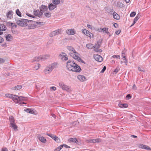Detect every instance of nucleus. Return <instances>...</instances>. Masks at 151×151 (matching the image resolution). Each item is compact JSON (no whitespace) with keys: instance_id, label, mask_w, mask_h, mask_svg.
Wrapping results in <instances>:
<instances>
[{"instance_id":"obj_1","label":"nucleus","mask_w":151,"mask_h":151,"mask_svg":"<svg viewBox=\"0 0 151 151\" xmlns=\"http://www.w3.org/2000/svg\"><path fill=\"white\" fill-rule=\"evenodd\" d=\"M67 49L70 51L69 55L75 60H77L80 62L85 63V62L80 58V55L76 51L74 48L72 46H67Z\"/></svg>"},{"instance_id":"obj_2","label":"nucleus","mask_w":151,"mask_h":151,"mask_svg":"<svg viewBox=\"0 0 151 151\" xmlns=\"http://www.w3.org/2000/svg\"><path fill=\"white\" fill-rule=\"evenodd\" d=\"M44 24L43 22L34 21L29 20V22L27 23V26H28L29 29H34L40 27Z\"/></svg>"},{"instance_id":"obj_3","label":"nucleus","mask_w":151,"mask_h":151,"mask_svg":"<svg viewBox=\"0 0 151 151\" xmlns=\"http://www.w3.org/2000/svg\"><path fill=\"white\" fill-rule=\"evenodd\" d=\"M58 65L57 63H54L49 65L44 69V72L46 74H49L53 69L56 68Z\"/></svg>"},{"instance_id":"obj_4","label":"nucleus","mask_w":151,"mask_h":151,"mask_svg":"<svg viewBox=\"0 0 151 151\" xmlns=\"http://www.w3.org/2000/svg\"><path fill=\"white\" fill-rule=\"evenodd\" d=\"M50 56L49 55H42L40 56H37L35 57L33 59V62L39 61L40 60H44L49 58Z\"/></svg>"},{"instance_id":"obj_5","label":"nucleus","mask_w":151,"mask_h":151,"mask_svg":"<svg viewBox=\"0 0 151 151\" xmlns=\"http://www.w3.org/2000/svg\"><path fill=\"white\" fill-rule=\"evenodd\" d=\"M59 85L60 87L64 91H65L67 92H70L71 91V88L65 85L63 82H60L59 83Z\"/></svg>"},{"instance_id":"obj_6","label":"nucleus","mask_w":151,"mask_h":151,"mask_svg":"<svg viewBox=\"0 0 151 151\" xmlns=\"http://www.w3.org/2000/svg\"><path fill=\"white\" fill-rule=\"evenodd\" d=\"M28 22L29 20L25 19H19L16 22L17 25L21 27L27 26V23Z\"/></svg>"},{"instance_id":"obj_7","label":"nucleus","mask_w":151,"mask_h":151,"mask_svg":"<svg viewBox=\"0 0 151 151\" xmlns=\"http://www.w3.org/2000/svg\"><path fill=\"white\" fill-rule=\"evenodd\" d=\"M74 67H74V68H72L71 66H70L69 67V68L70 71L76 72H79L81 70L80 67L76 64L75 65Z\"/></svg>"},{"instance_id":"obj_8","label":"nucleus","mask_w":151,"mask_h":151,"mask_svg":"<svg viewBox=\"0 0 151 151\" xmlns=\"http://www.w3.org/2000/svg\"><path fill=\"white\" fill-rule=\"evenodd\" d=\"M76 64V63L74 61H72L69 60L67 62L66 66L68 69L70 70L69 67L71 66L72 68H74L75 67V65Z\"/></svg>"},{"instance_id":"obj_9","label":"nucleus","mask_w":151,"mask_h":151,"mask_svg":"<svg viewBox=\"0 0 151 151\" xmlns=\"http://www.w3.org/2000/svg\"><path fill=\"white\" fill-rule=\"evenodd\" d=\"M59 57L63 61H66L68 60V55L65 52H62L59 55Z\"/></svg>"},{"instance_id":"obj_10","label":"nucleus","mask_w":151,"mask_h":151,"mask_svg":"<svg viewBox=\"0 0 151 151\" xmlns=\"http://www.w3.org/2000/svg\"><path fill=\"white\" fill-rule=\"evenodd\" d=\"M40 11L42 14V15L44 13L47 12L48 11L47 7L44 5H42L39 7Z\"/></svg>"},{"instance_id":"obj_11","label":"nucleus","mask_w":151,"mask_h":151,"mask_svg":"<svg viewBox=\"0 0 151 151\" xmlns=\"http://www.w3.org/2000/svg\"><path fill=\"white\" fill-rule=\"evenodd\" d=\"M61 34V29H58L51 32L50 36L51 37H52Z\"/></svg>"},{"instance_id":"obj_12","label":"nucleus","mask_w":151,"mask_h":151,"mask_svg":"<svg viewBox=\"0 0 151 151\" xmlns=\"http://www.w3.org/2000/svg\"><path fill=\"white\" fill-rule=\"evenodd\" d=\"M93 57L96 60L99 62H101L103 60L102 57L99 55L96 54L94 55Z\"/></svg>"},{"instance_id":"obj_13","label":"nucleus","mask_w":151,"mask_h":151,"mask_svg":"<svg viewBox=\"0 0 151 151\" xmlns=\"http://www.w3.org/2000/svg\"><path fill=\"white\" fill-rule=\"evenodd\" d=\"M66 33L69 35H74L76 33V32L74 29H68L66 31Z\"/></svg>"},{"instance_id":"obj_14","label":"nucleus","mask_w":151,"mask_h":151,"mask_svg":"<svg viewBox=\"0 0 151 151\" xmlns=\"http://www.w3.org/2000/svg\"><path fill=\"white\" fill-rule=\"evenodd\" d=\"M6 29V27L4 24H0V35H1L3 34L2 31H5Z\"/></svg>"},{"instance_id":"obj_15","label":"nucleus","mask_w":151,"mask_h":151,"mask_svg":"<svg viewBox=\"0 0 151 151\" xmlns=\"http://www.w3.org/2000/svg\"><path fill=\"white\" fill-rule=\"evenodd\" d=\"M38 139L41 142L43 143H45L46 142V140L45 137L40 135H38L37 136Z\"/></svg>"},{"instance_id":"obj_16","label":"nucleus","mask_w":151,"mask_h":151,"mask_svg":"<svg viewBox=\"0 0 151 151\" xmlns=\"http://www.w3.org/2000/svg\"><path fill=\"white\" fill-rule=\"evenodd\" d=\"M57 7V5L54 4H50L48 6L49 10L50 11H52Z\"/></svg>"},{"instance_id":"obj_17","label":"nucleus","mask_w":151,"mask_h":151,"mask_svg":"<svg viewBox=\"0 0 151 151\" xmlns=\"http://www.w3.org/2000/svg\"><path fill=\"white\" fill-rule=\"evenodd\" d=\"M78 79L81 81H84L86 80V77L85 76L81 75H79L77 76Z\"/></svg>"},{"instance_id":"obj_18","label":"nucleus","mask_w":151,"mask_h":151,"mask_svg":"<svg viewBox=\"0 0 151 151\" xmlns=\"http://www.w3.org/2000/svg\"><path fill=\"white\" fill-rule=\"evenodd\" d=\"M34 14L37 16L38 17H40V16H42V14L40 13V11L39 10H34L33 12Z\"/></svg>"},{"instance_id":"obj_19","label":"nucleus","mask_w":151,"mask_h":151,"mask_svg":"<svg viewBox=\"0 0 151 151\" xmlns=\"http://www.w3.org/2000/svg\"><path fill=\"white\" fill-rule=\"evenodd\" d=\"M19 98V96L17 95H13L12 96V99L16 103L17 102H18V99Z\"/></svg>"},{"instance_id":"obj_20","label":"nucleus","mask_w":151,"mask_h":151,"mask_svg":"<svg viewBox=\"0 0 151 151\" xmlns=\"http://www.w3.org/2000/svg\"><path fill=\"white\" fill-rule=\"evenodd\" d=\"M9 119L10 122V125H11L14 124H16L15 122V120L12 116H10L9 117Z\"/></svg>"},{"instance_id":"obj_21","label":"nucleus","mask_w":151,"mask_h":151,"mask_svg":"<svg viewBox=\"0 0 151 151\" xmlns=\"http://www.w3.org/2000/svg\"><path fill=\"white\" fill-rule=\"evenodd\" d=\"M114 18L115 19L119 20L120 18V16L116 12H114L112 14Z\"/></svg>"},{"instance_id":"obj_22","label":"nucleus","mask_w":151,"mask_h":151,"mask_svg":"<svg viewBox=\"0 0 151 151\" xmlns=\"http://www.w3.org/2000/svg\"><path fill=\"white\" fill-rule=\"evenodd\" d=\"M13 12L11 11H9L6 14V17L9 19H11L12 17Z\"/></svg>"},{"instance_id":"obj_23","label":"nucleus","mask_w":151,"mask_h":151,"mask_svg":"<svg viewBox=\"0 0 151 151\" xmlns=\"http://www.w3.org/2000/svg\"><path fill=\"white\" fill-rule=\"evenodd\" d=\"M119 106L121 108H126L128 107V104H122L119 103L118 104Z\"/></svg>"},{"instance_id":"obj_24","label":"nucleus","mask_w":151,"mask_h":151,"mask_svg":"<svg viewBox=\"0 0 151 151\" xmlns=\"http://www.w3.org/2000/svg\"><path fill=\"white\" fill-rule=\"evenodd\" d=\"M6 38L7 41H10L12 40L13 37L10 35L8 34L6 36Z\"/></svg>"},{"instance_id":"obj_25","label":"nucleus","mask_w":151,"mask_h":151,"mask_svg":"<svg viewBox=\"0 0 151 151\" xmlns=\"http://www.w3.org/2000/svg\"><path fill=\"white\" fill-rule=\"evenodd\" d=\"M10 127H12L14 131H17V126L16 125V124H14L11 125H10Z\"/></svg>"},{"instance_id":"obj_26","label":"nucleus","mask_w":151,"mask_h":151,"mask_svg":"<svg viewBox=\"0 0 151 151\" xmlns=\"http://www.w3.org/2000/svg\"><path fill=\"white\" fill-rule=\"evenodd\" d=\"M68 141L70 142H73L77 143L78 142L77 139L76 138H70L68 139Z\"/></svg>"},{"instance_id":"obj_27","label":"nucleus","mask_w":151,"mask_h":151,"mask_svg":"<svg viewBox=\"0 0 151 151\" xmlns=\"http://www.w3.org/2000/svg\"><path fill=\"white\" fill-rule=\"evenodd\" d=\"M109 29L108 28L104 27L103 28H100L99 29V31L100 32H101L102 31H103V32L106 33Z\"/></svg>"},{"instance_id":"obj_28","label":"nucleus","mask_w":151,"mask_h":151,"mask_svg":"<svg viewBox=\"0 0 151 151\" xmlns=\"http://www.w3.org/2000/svg\"><path fill=\"white\" fill-rule=\"evenodd\" d=\"M117 6L119 8H122L124 6V5L120 1H118L117 3Z\"/></svg>"},{"instance_id":"obj_29","label":"nucleus","mask_w":151,"mask_h":151,"mask_svg":"<svg viewBox=\"0 0 151 151\" xmlns=\"http://www.w3.org/2000/svg\"><path fill=\"white\" fill-rule=\"evenodd\" d=\"M22 88V86L20 85H18L14 87H13L12 89L13 90H18L21 89Z\"/></svg>"},{"instance_id":"obj_30","label":"nucleus","mask_w":151,"mask_h":151,"mask_svg":"<svg viewBox=\"0 0 151 151\" xmlns=\"http://www.w3.org/2000/svg\"><path fill=\"white\" fill-rule=\"evenodd\" d=\"M44 15L45 17L49 18L51 16V13L47 11L44 13Z\"/></svg>"},{"instance_id":"obj_31","label":"nucleus","mask_w":151,"mask_h":151,"mask_svg":"<svg viewBox=\"0 0 151 151\" xmlns=\"http://www.w3.org/2000/svg\"><path fill=\"white\" fill-rule=\"evenodd\" d=\"M93 48H94V50L96 52H101L102 51V50L99 49V48L95 46H93Z\"/></svg>"},{"instance_id":"obj_32","label":"nucleus","mask_w":151,"mask_h":151,"mask_svg":"<svg viewBox=\"0 0 151 151\" xmlns=\"http://www.w3.org/2000/svg\"><path fill=\"white\" fill-rule=\"evenodd\" d=\"M86 47L88 49H91L93 47V45L91 44H87L86 45Z\"/></svg>"},{"instance_id":"obj_33","label":"nucleus","mask_w":151,"mask_h":151,"mask_svg":"<svg viewBox=\"0 0 151 151\" xmlns=\"http://www.w3.org/2000/svg\"><path fill=\"white\" fill-rule=\"evenodd\" d=\"M60 2V0H52L53 4L56 5L59 4Z\"/></svg>"},{"instance_id":"obj_34","label":"nucleus","mask_w":151,"mask_h":151,"mask_svg":"<svg viewBox=\"0 0 151 151\" xmlns=\"http://www.w3.org/2000/svg\"><path fill=\"white\" fill-rule=\"evenodd\" d=\"M63 145H60L59 147H58L56 148H55L54 150V151H60L63 147Z\"/></svg>"},{"instance_id":"obj_35","label":"nucleus","mask_w":151,"mask_h":151,"mask_svg":"<svg viewBox=\"0 0 151 151\" xmlns=\"http://www.w3.org/2000/svg\"><path fill=\"white\" fill-rule=\"evenodd\" d=\"M86 35L88 37L90 38H91L92 37H93V35L91 32H89L88 31V32H87L86 33Z\"/></svg>"},{"instance_id":"obj_36","label":"nucleus","mask_w":151,"mask_h":151,"mask_svg":"<svg viewBox=\"0 0 151 151\" xmlns=\"http://www.w3.org/2000/svg\"><path fill=\"white\" fill-rule=\"evenodd\" d=\"M126 50H124L122 52V56L123 58H126Z\"/></svg>"},{"instance_id":"obj_37","label":"nucleus","mask_w":151,"mask_h":151,"mask_svg":"<svg viewBox=\"0 0 151 151\" xmlns=\"http://www.w3.org/2000/svg\"><path fill=\"white\" fill-rule=\"evenodd\" d=\"M40 67V65L39 63H37L35 65L34 67V70H37Z\"/></svg>"},{"instance_id":"obj_38","label":"nucleus","mask_w":151,"mask_h":151,"mask_svg":"<svg viewBox=\"0 0 151 151\" xmlns=\"http://www.w3.org/2000/svg\"><path fill=\"white\" fill-rule=\"evenodd\" d=\"M26 99V98L22 96H19L18 100L19 101H25Z\"/></svg>"},{"instance_id":"obj_39","label":"nucleus","mask_w":151,"mask_h":151,"mask_svg":"<svg viewBox=\"0 0 151 151\" xmlns=\"http://www.w3.org/2000/svg\"><path fill=\"white\" fill-rule=\"evenodd\" d=\"M93 143H99L101 142V139H93Z\"/></svg>"},{"instance_id":"obj_40","label":"nucleus","mask_w":151,"mask_h":151,"mask_svg":"<svg viewBox=\"0 0 151 151\" xmlns=\"http://www.w3.org/2000/svg\"><path fill=\"white\" fill-rule=\"evenodd\" d=\"M53 139L57 142H60V139L58 137L55 136Z\"/></svg>"},{"instance_id":"obj_41","label":"nucleus","mask_w":151,"mask_h":151,"mask_svg":"<svg viewBox=\"0 0 151 151\" xmlns=\"http://www.w3.org/2000/svg\"><path fill=\"white\" fill-rule=\"evenodd\" d=\"M16 12L17 15H18L20 17H21V13L19 11V9H17L16 11Z\"/></svg>"},{"instance_id":"obj_42","label":"nucleus","mask_w":151,"mask_h":151,"mask_svg":"<svg viewBox=\"0 0 151 151\" xmlns=\"http://www.w3.org/2000/svg\"><path fill=\"white\" fill-rule=\"evenodd\" d=\"M47 135L52 138L53 139L55 137V135H54L52 134H47Z\"/></svg>"},{"instance_id":"obj_43","label":"nucleus","mask_w":151,"mask_h":151,"mask_svg":"<svg viewBox=\"0 0 151 151\" xmlns=\"http://www.w3.org/2000/svg\"><path fill=\"white\" fill-rule=\"evenodd\" d=\"M111 58L120 59V57L119 55H114L112 56Z\"/></svg>"},{"instance_id":"obj_44","label":"nucleus","mask_w":151,"mask_h":151,"mask_svg":"<svg viewBox=\"0 0 151 151\" xmlns=\"http://www.w3.org/2000/svg\"><path fill=\"white\" fill-rule=\"evenodd\" d=\"M13 94H5V96L6 97L10 98L12 99V96H13Z\"/></svg>"},{"instance_id":"obj_45","label":"nucleus","mask_w":151,"mask_h":151,"mask_svg":"<svg viewBox=\"0 0 151 151\" xmlns=\"http://www.w3.org/2000/svg\"><path fill=\"white\" fill-rule=\"evenodd\" d=\"M9 24H11V26L12 27V28L13 29L14 28H16L17 27V25L15 24L12 23H9Z\"/></svg>"},{"instance_id":"obj_46","label":"nucleus","mask_w":151,"mask_h":151,"mask_svg":"<svg viewBox=\"0 0 151 151\" xmlns=\"http://www.w3.org/2000/svg\"><path fill=\"white\" fill-rule=\"evenodd\" d=\"M29 113L35 114H37V111L35 110H33L32 109H31Z\"/></svg>"},{"instance_id":"obj_47","label":"nucleus","mask_w":151,"mask_h":151,"mask_svg":"<svg viewBox=\"0 0 151 151\" xmlns=\"http://www.w3.org/2000/svg\"><path fill=\"white\" fill-rule=\"evenodd\" d=\"M143 149L146 150H150V148L147 145H144Z\"/></svg>"},{"instance_id":"obj_48","label":"nucleus","mask_w":151,"mask_h":151,"mask_svg":"<svg viewBox=\"0 0 151 151\" xmlns=\"http://www.w3.org/2000/svg\"><path fill=\"white\" fill-rule=\"evenodd\" d=\"M88 31V30L85 29H82V33L85 35L86 34V33Z\"/></svg>"},{"instance_id":"obj_49","label":"nucleus","mask_w":151,"mask_h":151,"mask_svg":"<svg viewBox=\"0 0 151 151\" xmlns=\"http://www.w3.org/2000/svg\"><path fill=\"white\" fill-rule=\"evenodd\" d=\"M50 90L51 91H55L56 90V88L55 86H52L50 88Z\"/></svg>"},{"instance_id":"obj_50","label":"nucleus","mask_w":151,"mask_h":151,"mask_svg":"<svg viewBox=\"0 0 151 151\" xmlns=\"http://www.w3.org/2000/svg\"><path fill=\"white\" fill-rule=\"evenodd\" d=\"M120 69L119 67L118 66L115 69L114 72L115 73H117Z\"/></svg>"},{"instance_id":"obj_51","label":"nucleus","mask_w":151,"mask_h":151,"mask_svg":"<svg viewBox=\"0 0 151 151\" xmlns=\"http://www.w3.org/2000/svg\"><path fill=\"white\" fill-rule=\"evenodd\" d=\"M136 15V12H132L130 14V16L132 17H134Z\"/></svg>"},{"instance_id":"obj_52","label":"nucleus","mask_w":151,"mask_h":151,"mask_svg":"<svg viewBox=\"0 0 151 151\" xmlns=\"http://www.w3.org/2000/svg\"><path fill=\"white\" fill-rule=\"evenodd\" d=\"M139 15L137 14L134 19V20L137 22L138 20L139 19Z\"/></svg>"},{"instance_id":"obj_53","label":"nucleus","mask_w":151,"mask_h":151,"mask_svg":"<svg viewBox=\"0 0 151 151\" xmlns=\"http://www.w3.org/2000/svg\"><path fill=\"white\" fill-rule=\"evenodd\" d=\"M101 45V43L100 42H97V44L94 46L97 47L99 48Z\"/></svg>"},{"instance_id":"obj_54","label":"nucleus","mask_w":151,"mask_h":151,"mask_svg":"<svg viewBox=\"0 0 151 151\" xmlns=\"http://www.w3.org/2000/svg\"><path fill=\"white\" fill-rule=\"evenodd\" d=\"M17 103H19L20 104H26V103L24 102H22L21 101L18 100V102Z\"/></svg>"},{"instance_id":"obj_55","label":"nucleus","mask_w":151,"mask_h":151,"mask_svg":"<svg viewBox=\"0 0 151 151\" xmlns=\"http://www.w3.org/2000/svg\"><path fill=\"white\" fill-rule=\"evenodd\" d=\"M144 145L142 144H139L138 145V147L139 148L142 149H143Z\"/></svg>"},{"instance_id":"obj_56","label":"nucleus","mask_w":151,"mask_h":151,"mask_svg":"<svg viewBox=\"0 0 151 151\" xmlns=\"http://www.w3.org/2000/svg\"><path fill=\"white\" fill-rule=\"evenodd\" d=\"M106 67L105 66H104L103 67V69L101 71V73H104V71L105 70H106Z\"/></svg>"},{"instance_id":"obj_57","label":"nucleus","mask_w":151,"mask_h":151,"mask_svg":"<svg viewBox=\"0 0 151 151\" xmlns=\"http://www.w3.org/2000/svg\"><path fill=\"white\" fill-rule=\"evenodd\" d=\"M1 151H8V150L6 147H3L2 148Z\"/></svg>"},{"instance_id":"obj_58","label":"nucleus","mask_w":151,"mask_h":151,"mask_svg":"<svg viewBox=\"0 0 151 151\" xmlns=\"http://www.w3.org/2000/svg\"><path fill=\"white\" fill-rule=\"evenodd\" d=\"M132 89L134 90H137V88L135 84H134L133 85L132 87Z\"/></svg>"},{"instance_id":"obj_59","label":"nucleus","mask_w":151,"mask_h":151,"mask_svg":"<svg viewBox=\"0 0 151 151\" xmlns=\"http://www.w3.org/2000/svg\"><path fill=\"white\" fill-rule=\"evenodd\" d=\"M31 109L29 108L27 109H24V111L27 113H29Z\"/></svg>"},{"instance_id":"obj_60","label":"nucleus","mask_w":151,"mask_h":151,"mask_svg":"<svg viewBox=\"0 0 151 151\" xmlns=\"http://www.w3.org/2000/svg\"><path fill=\"white\" fill-rule=\"evenodd\" d=\"M131 96L130 95V94H128L127 95V96H126V97L127 99H129L131 98Z\"/></svg>"},{"instance_id":"obj_61","label":"nucleus","mask_w":151,"mask_h":151,"mask_svg":"<svg viewBox=\"0 0 151 151\" xmlns=\"http://www.w3.org/2000/svg\"><path fill=\"white\" fill-rule=\"evenodd\" d=\"M5 62V60L2 58H0V63H2Z\"/></svg>"},{"instance_id":"obj_62","label":"nucleus","mask_w":151,"mask_h":151,"mask_svg":"<svg viewBox=\"0 0 151 151\" xmlns=\"http://www.w3.org/2000/svg\"><path fill=\"white\" fill-rule=\"evenodd\" d=\"M87 142L88 143H93V142H94L93 139H90V140H87Z\"/></svg>"},{"instance_id":"obj_63","label":"nucleus","mask_w":151,"mask_h":151,"mask_svg":"<svg viewBox=\"0 0 151 151\" xmlns=\"http://www.w3.org/2000/svg\"><path fill=\"white\" fill-rule=\"evenodd\" d=\"M87 27L88 28H89L91 29H92L93 26L91 25L88 24H87Z\"/></svg>"},{"instance_id":"obj_64","label":"nucleus","mask_w":151,"mask_h":151,"mask_svg":"<svg viewBox=\"0 0 151 151\" xmlns=\"http://www.w3.org/2000/svg\"><path fill=\"white\" fill-rule=\"evenodd\" d=\"M121 32V30L120 29H119L117 31H116L115 32V33L116 35H119V34Z\"/></svg>"}]
</instances>
